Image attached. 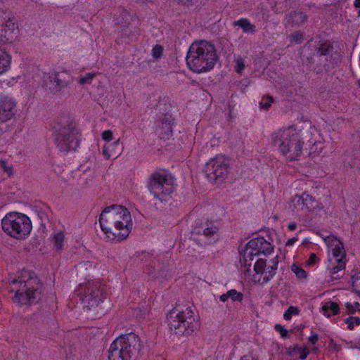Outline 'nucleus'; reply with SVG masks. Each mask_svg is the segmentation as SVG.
<instances>
[{
  "label": "nucleus",
  "mask_w": 360,
  "mask_h": 360,
  "mask_svg": "<svg viewBox=\"0 0 360 360\" xmlns=\"http://www.w3.org/2000/svg\"><path fill=\"white\" fill-rule=\"evenodd\" d=\"M255 256H258L257 254L253 252L251 249L244 248L243 252L240 253V262L243 264L245 274L250 272V267L252 266V261Z\"/></svg>",
  "instance_id": "f3484780"
},
{
  "label": "nucleus",
  "mask_w": 360,
  "mask_h": 360,
  "mask_svg": "<svg viewBox=\"0 0 360 360\" xmlns=\"http://www.w3.org/2000/svg\"><path fill=\"white\" fill-rule=\"evenodd\" d=\"M43 86L47 91L53 94L57 93L56 73L45 75L44 76Z\"/></svg>",
  "instance_id": "aec40b11"
},
{
  "label": "nucleus",
  "mask_w": 360,
  "mask_h": 360,
  "mask_svg": "<svg viewBox=\"0 0 360 360\" xmlns=\"http://www.w3.org/2000/svg\"><path fill=\"white\" fill-rule=\"evenodd\" d=\"M112 132L110 130H105L102 134V138L103 140L110 141L112 139Z\"/></svg>",
  "instance_id": "8fccbe9b"
},
{
  "label": "nucleus",
  "mask_w": 360,
  "mask_h": 360,
  "mask_svg": "<svg viewBox=\"0 0 360 360\" xmlns=\"http://www.w3.org/2000/svg\"><path fill=\"white\" fill-rule=\"evenodd\" d=\"M274 98L271 96H267L266 98H263L262 101L259 103L260 108L262 109L268 110L271 103H273Z\"/></svg>",
  "instance_id": "58836bf2"
},
{
  "label": "nucleus",
  "mask_w": 360,
  "mask_h": 360,
  "mask_svg": "<svg viewBox=\"0 0 360 360\" xmlns=\"http://www.w3.org/2000/svg\"><path fill=\"white\" fill-rule=\"evenodd\" d=\"M156 263V261H155L154 263L149 262L148 264H146L145 269L147 274H152L155 272Z\"/></svg>",
  "instance_id": "de8ad7c7"
},
{
  "label": "nucleus",
  "mask_w": 360,
  "mask_h": 360,
  "mask_svg": "<svg viewBox=\"0 0 360 360\" xmlns=\"http://www.w3.org/2000/svg\"><path fill=\"white\" fill-rule=\"evenodd\" d=\"M143 345L140 338L134 333L122 335L110 345L109 360H137Z\"/></svg>",
  "instance_id": "7ed1b4c3"
},
{
  "label": "nucleus",
  "mask_w": 360,
  "mask_h": 360,
  "mask_svg": "<svg viewBox=\"0 0 360 360\" xmlns=\"http://www.w3.org/2000/svg\"><path fill=\"white\" fill-rule=\"evenodd\" d=\"M64 234L59 231L52 236L54 248L57 251H61L63 248Z\"/></svg>",
  "instance_id": "bb28decb"
},
{
  "label": "nucleus",
  "mask_w": 360,
  "mask_h": 360,
  "mask_svg": "<svg viewBox=\"0 0 360 360\" xmlns=\"http://www.w3.org/2000/svg\"><path fill=\"white\" fill-rule=\"evenodd\" d=\"M137 257L141 261L146 263V264L149 262L154 263L155 261H157L156 258L152 254L146 252L139 253Z\"/></svg>",
  "instance_id": "2f4dec72"
},
{
  "label": "nucleus",
  "mask_w": 360,
  "mask_h": 360,
  "mask_svg": "<svg viewBox=\"0 0 360 360\" xmlns=\"http://www.w3.org/2000/svg\"><path fill=\"white\" fill-rule=\"evenodd\" d=\"M186 60L193 72H207L214 68L217 60L215 47L205 40L195 41L190 46Z\"/></svg>",
  "instance_id": "f03ea898"
},
{
  "label": "nucleus",
  "mask_w": 360,
  "mask_h": 360,
  "mask_svg": "<svg viewBox=\"0 0 360 360\" xmlns=\"http://www.w3.org/2000/svg\"><path fill=\"white\" fill-rule=\"evenodd\" d=\"M262 245H263V243H261V245L258 244V246L257 247L256 251L261 250V247H262Z\"/></svg>",
  "instance_id": "680f3d73"
},
{
  "label": "nucleus",
  "mask_w": 360,
  "mask_h": 360,
  "mask_svg": "<svg viewBox=\"0 0 360 360\" xmlns=\"http://www.w3.org/2000/svg\"><path fill=\"white\" fill-rule=\"evenodd\" d=\"M307 20V15L301 11H291L289 14V20L295 25L304 24Z\"/></svg>",
  "instance_id": "5701e85b"
},
{
  "label": "nucleus",
  "mask_w": 360,
  "mask_h": 360,
  "mask_svg": "<svg viewBox=\"0 0 360 360\" xmlns=\"http://www.w3.org/2000/svg\"><path fill=\"white\" fill-rule=\"evenodd\" d=\"M264 242L263 237H257L250 240L245 246V248L251 249L253 252H256L257 247L261 245V243Z\"/></svg>",
  "instance_id": "473e14b6"
},
{
  "label": "nucleus",
  "mask_w": 360,
  "mask_h": 360,
  "mask_svg": "<svg viewBox=\"0 0 360 360\" xmlns=\"http://www.w3.org/2000/svg\"><path fill=\"white\" fill-rule=\"evenodd\" d=\"M0 167L3 169L4 172L8 174V176H11L13 174L12 166L7 165L6 161L0 160Z\"/></svg>",
  "instance_id": "37998d69"
},
{
  "label": "nucleus",
  "mask_w": 360,
  "mask_h": 360,
  "mask_svg": "<svg viewBox=\"0 0 360 360\" xmlns=\"http://www.w3.org/2000/svg\"><path fill=\"white\" fill-rule=\"evenodd\" d=\"M167 319L170 330L179 335H190L200 327L191 306L176 304L167 315Z\"/></svg>",
  "instance_id": "20e7f679"
},
{
  "label": "nucleus",
  "mask_w": 360,
  "mask_h": 360,
  "mask_svg": "<svg viewBox=\"0 0 360 360\" xmlns=\"http://www.w3.org/2000/svg\"><path fill=\"white\" fill-rule=\"evenodd\" d=\"M359 85L360 86V79H359Z\"/></svg>",
  "instance_id": "0e129e2a"
},
{
  "label": "nucleus",
  "mask_w": 360,
  "mask_h": 360,
  "mask_svg": "<svg viewBox=\"0 0 360 360\" xmlns=\"http://www.w3.org/2000/svg\"><path fill=\"white\" fill-rule=\"evenodd\" d=\"M332 49L333 46H331L328 43H321L320 44H318L315 49L317 54H319V56H327L330 53Z\"/></svg>",
  "instance_id": "c85d7f7f"
},
{
  "label": "nucleus",
  "mask_w": 360,
  "mask_h": 360,
  "mask_svg": "<svg viewBox=\"0 0 360 360\" xmlns=\"http://www.w3.org/2000/svg\"><path fill=\"white\" fill-rule=\"evenodd\" d=\"M352 280L353 290L360 296V271L353 274Z\"/></svg>",
  "instance_id": "7c9ffc66"
},
{
  "label": "nucleus",
  "mask_w": 360,
  "mask_h": 360,
  "mask_svg": "<svg viewBox=\"0 0 360 360\" xmlns=\"http://www.w3.org/2000/svg\"><path fill=\"white\" fill-rule=\"evenodd\" d=\"M19 283L20 285L15 291L13 302L20 305L30 304L37 302L40 299L41 283L37 277L30 276L26 281L14 279L12 285Z\"/></svg>",
  "instance_id": "6e6552de"
},
{
  "label": "nucleus",
  "mask_w": 360,
  "mask_h": 360,
  "mask_svg": "<svg viewBox=\"0 0 360 360\" xmlns=\"http://www.w3.org/2000/svg\"><path fill=\"white\" fill-rule=\"evenodd\" d=\"M203 172L210 182L221 184L229 174V164L224 155H217L206 163Z\"/></svg>",
  "instance_id": "9d476101"
},
{
  "label": "nucleus",
  "mask_w": 360,
  "mask_h": 360,
  "mask_svg": "<svg viewBox=\"0 0 360 360\" xmlns=\"http://www.w3.org/2000/svg\"><path fill=\"white\" fill-rule=\"evenodd\" d=\"M287 354L290 356H293L295 354H300V359L304 360L307 358V355L309 353L308 348H301L298 345H295L294 347H290L287 349Z\"/></svg>",
  "instance_id": "393cba45"
},
{
  "label": "nucleus",
  "mask_w": 360,
  "mask_h": 360,
  "mask_svg": "<svg viewBox=\"0 0 360 360\" xmlns=\"http://www.w3.org/2000/svg\"><path fill=\"white\" fill-rule=\"evenodd\" d=\"M292 271L295 274L296 276L299 278H306L307 272L296 264L292 266Z\"/></svg>",
  "instance_id": "e433bc0d"
},
{
  "label": "nucleus",
  "mask_w": 360,
  "mask_h": 360,
  "mask_svg": "<svg viewBox=\"0 0 360 360\" xmlns=\"http://www.w3.org/2000/svg\"><path fill=\"white\" fill-rule=\"evenodd\" d=\"M302 198L301 204L305 205V212L314 211L318 209L319 210H323V207H319V202L310 195L303 193L301 195Z\"/></svg>",
  "instance_id": "a211bd4d"
},
{
  "label": "nucleus",
  "mask_w": 360,
  "mask_h": 360,
  "mask_svg": "<svg viewBox=\"0 0 360 360\" xmlns=\"http://www.w3.org/2000/svg\"><path fill=\"white\" fill-rule=\"evenodd\" d=\"M302 198V196L300 195V196H296L295 198L293 200V206L295 207V209L297 210V211H299V210H301V211H303L304 213L305 212V205L301 204V200Z\"/></svg>",
  "instance_id": "a19ab883"
},
{
  "label": "nucleus",
  "mask_w": 360,
  "mask_h": 360,
  "mask_svg": "<svg viewBox=\"0 0 360 360\" xmlns=\"http://www.w3.org/2000/svg\"><path fill=\"white\" fill-rule=\"evenodd\" d=\"M244 67H245V64H244V61L242 59H239L237 60V65L235 68L236 69V71L240 74L241 73V71L244 69Z\"/></svg>",
  "instance_id": "3c124183"
},
{
  "label": "nucleus",
  "mask_w": 360,
  "mask_h": 360,
  "mask_svg": "<svg viewBox=\"0 0 360 360\" xmlns=\"http://www.w3.org/2000/svg\"><path fill=\"white\" fill-rule=\"evenodd\" d=\"M79 134L73 121L60 123L53 131L54 142L60 152L75 150L79 145Z\"/></svg>",
  "instance_id": "423d86ee"
},
{
  "label": "nucleus",
  "mask_w": 360,
  "mask_h": 360,
  "mask_svg": "<svg viewBox=\"0 0 360 360\" xmlns=\"http://www.w3.org/2000/svg\"><path fill=\"white\" fill-rule=\"evenodd\" d=\"M120 29H121L120 30H118V32L121 33V35L122 37H129L130 36L131 30L129 28V25H128V28H127V27L120 26Z\"/></svg>",
  "instance_id": "09e8293b"
},
{
  "label": "nucleus",
  "mask_w": 360,
  "mask_h": 360,
  "mask_svg": "<svg viewBox=\"0 0 360 360\" xmlns=\"http://www.w3.org/2000/svg\"><path fill=\"white\" fill-rule=\"evenodd\" d=\"M10 63L11 56L0 49V75L8 69Z\"/></svg>",
  "instance_id": "a878e982"
},
{
  "label": "nucleus",
  "mask_w": 360,
  "mask_h": 360,
  "mask_svg": "<svg viewBox=\"0 0 360 360\" xmlns=\"http://www.w3.org/2000/svg\"><path fill=\"white\" fill-rule=\"evenodd\" d=\"M19 34L17 19L11 12L0 11V41L11 44Z\"/></svg>",
  "instance_id": "9b49d317"
},
{
  "label": "nucleus",
  "mask_w": 360,
  "mask_h": 360,
  "mask_svg": "<svg viewBox=\"0 0 360 360\" xmlns=\"http://www.w3.org/2000/svg\"><path fill=\"white\" fill-rule=\"evenodd\" d=\"M163 52V48L161 45L156 44L152 49V56L155 59L160 58Z\"/></svg>",
  "instance_id": "ea45409f"
},
{
  "label": "nucleus",
  "mask_w": 360,
  "mask_h": 360,
  "mask_svg": "<svg viewBox=\"0 0 360 360\" xmlns=\"http://www.w3.org/2000/svg\"><path fill=\"white\" fill-rule=\"evenodd\" d=\"M2 230L18 240L25 239L32 231L30 218L22 213H8L1 220Z\"/></svg>",
  "instance_id": "0eeeda50"
},
{
  "label": "nucleus",
  "mask_w": 360,
  "mask_h": 360,
  "mask_svg": "<svg viewBox=\"0 0 360 360\" xmlns=\"http://www.w3.org/2000/svg\"><path fill=\"white\" fill-rule=\"evenodd\" d=\"M345 306L347 308V313L349 314H354L356 312V311L359 309V307H360V304H359V302H354V303L347 302V303H346Z\"/></svg>",
  "instance_id": "79ce46f5"
},
{
  "label": "nucleus",
  "mask_w": 360,
  "mask_h": 360,
  "mask_svg": "<svg viewBox=\"0 0 360 360\" xmlns=\"http://www.w3.org/2000/svg\"><path fill=\"white\" fill-rule=\"evenodd\" d=\"M72 82V79L67 72L56 73L57 92H63L68 89H70Z\"/></svg>",
  "instance_id": "dca6fc26"
},
{
  "label": "nucleus",
  "mask_w": 360,
  "mask_h": 360,
  "mask_svg": "<svg viewBox=\"0 0 360 360\" xmlns=\"http://www.w3.org/2000/svg\"><path fill=\"white\" fill-rule=\"evenodd\" d=\"M278 264V257L273 258L269 264L266 259H258L254 264V271L257 274L264 275L262 283L269 282L276 274Z\"/></svg>",
  "instance_id": "ddd939ff"
},
{
  "label": "nucleus",
  "mask_w": 360,
  "mask_h": 360,
  "mask_svg": "<svg viewBox=\"0 0 360 360\" xmlns=\"http://www.w3.org/2000/svg\"><path fill=\"white\" fill-rule=\"evenodd\" d=\"M219 299H220V300H221V302H225L226 301H227V300H228L229 297H228V296H227V294H226V293H225V294L221 295L220 296Z\"/></svg>",
  "instance_id": "13d9d810"
},
{
  "label": "nucleus",
  "mask_w": 360,
  "mask_h": 360,
  "mask_svg": "<svg viewBox=\"0 0 360 360\" xmlns=\"http://www.w3.org/2000/svg\"><path fill=\"white\" fill-rule=\"evenodd\" d=\"M275 330L280 333L281 336L284 338H288V332L286 329H285L281 325L276 324L274 327Z\"/></svg>",
  "instance_id": "49530a36"
},
{
  "label": "nucleus",
  "mask_w": 360,
  "mask_h": 360,
  "mask_svg": "<svg viewBox=\"0 0 360 360\" xmlns=\"http://www.w3.org/2000/svg\"><path fill=\"white\" fill-rule=\"evenodd\" d=\"M263 240L264 242H262L263 245L261 247V250H257V252H255V254H257V255H259L260 254L267 255L271 254V252L273 251V247L271 246V243L266 240L264 238Z\"/></svg>",
  "instance_id": "c756f323"
},
{
  "label": "nucleus",
  "mask_w": 360,
  "mask_h": 360,
  "mask_svg": "<svg viewBox=\"0 0 360 360\" xmlns=\"http://www.w3.org/2000/svg\"><path fill=\"white\" fill-rule=\"evenodd\" d=\"M15 100L8 96H0V121L6 122L12 119L16 112Z\"/></svg>",
  "instance_id": "4468645a"
},
{
  "label": "nucleus",
  "mask_w": 360,
  "mask_h": 360,
  "mask_svg": "<svg viewBox=\"0 0 360 360\" xmlns=\"http://www.w3.org/2000/svg\"><path fill=\"white\" fill-rule=\"evenodd\" d=\"M296 228H297V224L295 223H290L288 225V229L290 231H294V230H295Z\"/></svg>",
  "instance_id": "bf43d9fd"
},
{
  "label": "nucleus",
  "mask_w": 360,
  "mask_h": 360,
  "mask_svg": "<svg viewBox=\"0 0 360 360\" xmlns=\"http://www.w3.org/2000/svg\"><path fill=\"white\" fill-rule=\"evenodd\" d=\"M345 323H347V328L349 330H353L354 325H360V318L356 316H349L345 319Z\"/></svg>",
  "instance_id": "c9c22d12"
},
{
  "label": "nucleus",
  "mask_w": 360,
  "mask_h": 360,
  "mask_svg": "<svg viewBox=\"0 0 360 360\" xmlns=\"http://www.w3.org/2000/svg\"><path fill=\"white\" fill-rule=\"evenodd\" d=\"M172 120L170 116L165 115L156 122L158 131L163 139H168L172 134Z\"/></svg>",
  "instance_id": "2eb2a0df"
},
{
  "label": "nucleus",
  "mask_w": 360,
  "mask_h": 360,
  "mask_svg": "<svg viewBox=\"0 0 360 360\" xmlns=\"http://www.w3.org/2000/svg\"><path fill=\"white\" fill-rule=\"evenodd\" d=\"M335 262L337 263L335 265L328 266V268L330 271V274L335 279H336L338 276H334V275L338 274L340 271L345 269V262L342 259H337Z\"/></svg>",
  "instance_id": "cd10ccee"
},
{
  "label": "nucleus",
  "mask_w": 360,
  "mask_h": 360,
  "mask_svg": "<svg viewBox=\"0 0 360 360\" xmlns=\"http://www.w3.org/2000/svg\"><path fill=\"white\" fill-rule=\"evenodd\" d=\"M322 311L327 317H330L332 315H336L340 311L339 305L334 302H326L321 308Z\"/></svg>",
  "instance_id": "4be33fe9"
},
{
  "label": "nucleus",
  "mask_w": 360,
  "mask_h": 360,
  "mask_svg": "<svg viewBox=\"0 0 360 360\" xmlns=\"http://www.w3.org/2000/svg\"><path fill=\"white\" fill-rule=\"evenodd\" d=\"M115 25L127 27L130 24V15L127 10L119 8L114 14Z\"/></svg>",
  "instance_id": "6ab92c4d"
},
{
  "label": "nucleus",
  "mask_w": 360,
  "mask_h": 360,
  "mask_svg": "<svg viewBox=\"0 0 360 360\" xmlns=\"http://www.w3.org/2000/svg\"><path fill=\"white\" fill-rule=\"evenodd\" d=\"M319 259L317 258L316 255L314 253H311L309 256V259L307 260V264L309 266H313L315 264V263L317 262Z\"/></svg>",
  "instance_id": "603ef678"
},
{
  "label": "nucleus",
  "mask_w": 360,
  "mask_h": 360,
  "mask_svg": "<svg viewBox=\"0 0 360 360\" xmlns=\"http://www.w3.org/2000/svg\"><path fill=\"white\" fill-rule=\"evenodd\" d=\"M240 360H258L257 357L252 355H244Z\"/></svg>",
  "instance_id": "5fc2aeb1"
},
{
  "label": "nucleus",
  "mask_w": 360,
  "mask_h": 360,
  "mask_svg": "<svg viewBox=\"0 0 360 360\" xmlns=\"http://www.w3.org/2000/svg\"><path fill=\"white\" fill-rule=\"evenodd\" d=\"M81 297L82 302L87 304L90 308L97 307L99 303L103 301L105 294L103 288H101V284L98 281H89L84 284L80 285Z\"/></svg>",
  "instance_id": "f8f14e48"
},
{
  "label": "nucleus",
  "mask_w": 360,
  "mask_h": 360,
  "mask_svg": "<svg viewBox=\"0 0 360 360\" xmlns=\"http://www.w3.org/2000/svg\"><path fill=\"white\" fill-rule=\"evenodd\" d=\"M95 77V74L93 73H87L84 77H82L79 79V82L81 84H90L91 80Z\"/></svg>",
  "instance_id": "a18cd8bd"
},
{
  "label": "nucleus",
  "mask_w": 360,
  "mask_h": 360,
  "mask_svg": "<svg viewBox=\"0 0 360 360\" xmlns=\"http://www.w3.org/2000/svg\"><path fill=\"white\" fill-rule=\"evenodd\" d=\"M300 313V310L297 307L290 306L286 310V311L283 314V318L285 320H290L292 315H297Z\"/></svg>",
  "instance_id": "f704fd0d"
},
{
  "label": "nucleus",
  "mask_w": 360,
  "mask_h": 360,
  "mask_svg": "<svg viewBox=\"0 0 360 360\" xmlns=\"http://www.w3.org/2000/svg\"><path fill=\"white\" fill-rule=\"evenodd\" d=\"M103 153H104V154H106V150L105 149L103 150Z\"/></svg>",
  "instance_id": "e2e57ef3"
},
{
  "label": "nucleus",
  "mask_w": 360,
  "mask_h": 360,
  "mask_svg": "<svg viewBox=\"0 0 360 360\" xmlns=\"http://www.w3.org/2000/svg\"><path fill=\"white\" fill-rule=\"evenodd\" d=\"M271 141L290 161L296 160L302 153L304 142L292 127L274 131L271 135Z\"/></svg>",
  "instance_id": "39448f33"
},
{
  "label": "nucleus",
  "mask_w": 360,
  "mask_h": 360,
  "mask_svg": "<svg viewBox=\"0 0 360 360\" xmlns=\"http://www.w3.org/2000/svg\"><path fill=\"white\" fill-rule=\"evenodd\" d=\"M342 244L335 245L334 248L332 250L333 255L334 257H335V260L337 259H342L345 255V252L342 250V248L340 247Z\"/></svg>",
  "instance_id": "4c0bfd02"
},
{
  "label": "nucleus",
  "mask_w": 360,
  "mask_h": 360,
  "mask_svg": "<svg viewBox=\"0 0 360 360\" xmlns=\"http://www.w3.org/2000/svg\"><path fill=\"white\" fill-rule=\"evenodd\" d=\"M354 6L356 8H359L358 15L360 16V0H355V1H354Z\"/></svg>",
  "instance_id": "4d7b16f0"
},
{
  "label": "nucleus",
  "mask_w": 360,
  "mask_h": 360,
  "mask_svg": "<svg viewBox=\"0 0 360 360\" xmlns=\"http://www.w3.org/2000/svg\"><path fill=\"white\" fill-rule=\"evenodd\" d=\"M233 25L240 27L245 33L255 34L257 32L256 26L247 18H240L234 21Z\"/></svg>",
  "instance_id": "412c9836"
},
{
  "label": "nucleus",
  "mask_w": 360,
  "mask_h": 360,
  "mask_svg": "<svg viewBox=\"0 0 360 360\" xmlns=\"http://www.w3.org/2000/svg\"><path fill=\"white\" fill-rule=\"evenodd\" d=\"M218 231L219 229L217 226L210 225L202 230V234L210 240V243H212L218 240Z\"/></svg>",
  "instance_id": "b1692460"
},
{
  "label": "nucleus",
  "mask_w": 360,
  "mask_h": 360,
  "mask_svg": "<svg viewBox=\"0 0 360 360\" xmlns=\"http://www.w3.org/2000/svg\"><path fill=\"white\" fill-rule=\"evenodd\" d=\"M298 239L297 238H292L290 239H289L287 242H286V245L287 246H290V245H292Z\"/></svg>",
  "instance_id": "6e6d98bb"
},
{
  "label": "nucleus",
  "mask_w": 360,
  "mask_h": 360,
  "mask_svg": "<svg viewBox=\"0 0 360 360\" xmlns=\"http://www.w3.org/2000/svg\"><path fill=\"white\" fill-rule=\"evenodd\" d=\"M148 188L155 198L161 202L167 201L174 191V183L169 174L158 170L150 175Z\"/></svg>",
  "instance_id": "1a4fd4ad"
},
{
  "label": "nucleus",
  "mask_w": 360,
  "mask_h": 360,
  "mask_svg": "<svg viewBox=\"0 0 360 360\" xmlns=\"http://www.w3.org/2000/svg\"><path fill=\"white\" fill-rule=\"evenodd\" d=\"M227 296L229 298H231L233 302L238 301L241 302L243 299V295L240 292H238L235 289H232L229 290L227 292Z\"/></svg>",
  "instance_id": "72a5a7b5"
},
{
  "label": "nucleus",
  "mask_w": 360,
  "mask_h": 360,
  "mask_svg": "<svg viewBox=\"0 0 360 360\" xmlns=\"http://www.w3.org/2000/svg\"><path fill=\"white\" fill-rule=\"evenodd\" d=\"M291 41L296 44H301L303 41V34L300 32H295L290 36Z\"/></svg>",
  "instance_id": "c03bdc74"
},
{
  "label": "nucleus",
  "mask_w": 360,
  "mask_h": 360,
  "mask_svg": "<svg viewBox=\"0 0 360 360\" xmlns=\"http://www.w3.org/2000/svg\"><path fill=\"white\" fill-rule=\"evenodd\" d=\"M139 2H141V3H146V2H151L153 0H137Z\"/></svg>",
  "instance_id": "052dcab7"
},
{
  "label": "nucleus",
  "mask_w": 360,
  "mask_h": 360,
  "mask_svg": "<svg viewBox=\"0 0 360 360\" xmlns=\"http://www.w3.org/2000/svg\"><path fill=\"white\" fill-rule=\"evenodd\" d=\"M319 340V335L316 333L311 334V335L309 338V341L315 345Z\"/></svg>",
  "instance_id": "864d4df0"
},
{
  "label": "nucleus",
  "mask_w": 360,
  "mask_h": 360,
  "mask_svg": "<svg viewBox=\"0 0 360 360\" xmlns=\"http://www.w3.org/2000/svg\"><path fill=\"white\" fill-rule=\"evenodd\" d=\"M99 223L106 236L117 241L128 237L133 226L130 212L118 205L106 207L100 214Z\"/></svg>",
  "instance_id": "f257e3e1"
}]
</instances>
